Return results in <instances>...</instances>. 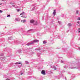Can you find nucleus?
I'll use <instances>...</instances> for the list:
<instances>
[{
    "label": "nucleus",
    "instance_id": "1",
    "mask_svg": "<svg viewBox=\"0 0 80 80\" xmlns=\"http://www.w3.org/2000/svg\"><path fill=\"white\" fill-rule=\"evenodd\" d=\"M39 42V40L37 39H34L32 41V43L33 44L35 43H38Z\"/></svg>",
    "mask_w": 80,
    "mask_h": 80
},
{
    "label": "nucleus",
    "instance_id": "2",
    "mask_svg": "<svg viewBox=\"0 0 80 80\" xmlns=\"http://www.w3.org/2000/svg\"><path fill=\"white\" fill-rule=\"evenodd\" d=\"M77 67L76 68H73V67H71L70 68H72V69H73V68H80V65L79 64H77Z\"/></svg>",
    "mask_w": 80,
    "mask_h": 80
},
{
    "label": "nucleus",
    "instance_id": "3",
    "mask_svg": "<svg viewBox=\"0 0 80 80\" xmlns=\"http://www.w3.org/2000/svg\"><path fill=\"white\" fill-rule=\"evenodd\" d=\"M41 73L42 75H45V71L43 70H42L41 72Z\"/></svg>",
    "mask_w": 80,
    "mask_h": 80
},
{
    "label": "nucleus",
    "instance_id": "4",
    "mask_svg": "<svg viewBox=\"0 0 80 80\" xmlns=\"http://www.w3.org/2000/svg\"><path fill=\"white\" fill-rule=\"evenodd\" d=\"M33 42H32L30 43H28L26 45H27L28 46H30V45H32L33 44Z\"/></svg>",
    "mask_w": 80,
    "mask_h": 80
},
{
    "label": "nucleus",
    "instance_id": "5",
    "mask_svg": "<svg viewBox=\"0 0 80 80\" xmlns=\"http://www.w3.org/2000/svg\"><path fill=\"white\" fill-rule=\"evenodd\" d=\"M51 68L54 69V70H57V68L55 66H51Z\"/></svg>",
    "mask_w": 80,
    "mask_h": 80
},
{
    "label": "nucleus",
    "instance_id": "6",
    "mask_svg": "<svg viewBox=\"0 0 80 80\" xmlns=\"http://www.w3.org/2000/svg\"><path fill=\"white\" fill-rule=\"evenodd\" d=\"M35 21L34 20L32 19L30 21V23H33Z\"/></svg>",
    "mask_w": 80,
    "mask_h": 80
},
{
    "label": "nucleus",
    "instance_id": "7",
    "mask_svg": "<svg viewBox=\"0 0 80 80\" xmlns=\"http://www.w3.org/2000/svg\"><path fill=\"white\" fill-rule=\"evenodd\" d=\"M56 10H54V11L53 12V13H52L53 15H54V16H55L56 14Z\"/></svg>",
    "mask_w": 80,
    "mask_h": 80
},
{
    "label": "nucleus",
    "instance_id": "8",
    "mask_svg": "<svg viewBox=\"0 0 80 80\" xmlns=\"http://www.w3.org/2000/svg\"><path fill=\"white\" fill-rule=\"evenodd\" d=\"M15 20L17 21V22H19V21H20V19L19 18H16Z\"/></svg>",
    "mask_w": 80,
    "mask_h": 80
},
{
    "label": "nucleus",
    "instance_id": "9",
    "mask_svg": "<svg viewBox=\"0 0 80 80\" xmlns=\"http://www.w3.org/2000/svg\"><path fill=\"white\" fill-rule=\"evenodd\" d=\"M55 78H56L57 79H60V76H55Z\"/></svg>",
    "mask_w": 80,
    "mask_h": 80
},
{
    "label": "nucleus",
    "instance_id": "10",
    "mask_svg": "<svg viewBox=\"0 0 80 80\" xmlns=\"http://www.w3.org/2000/svg\"><path fill=\"white\" fill-rule=\"evenodd\" d=\"M72 65H77V63L75 62H73L72 63Z\"/></svg>",
    "mask_w": 80,
    "mask_h": 80
},
{
    "label": "nucleus",
    "instance_id": "11",
    "mask_svg": "<svg viewBox=\"0 0 80 80\" xmlns=\"http://www.w3.org/2000/svg\"><path fill=\"white\" fill-rule=\"evenodd\" d=\"M18 52L19 53H22V50L20 49L18 50Z\"/></svg>",
    "mask_w": 80,
    "mask_h": 80
},
{
    "label": "nucleus",
    "instance_id": "12",
    "mask_svg": "<svg viewBox=\"0 0 80 80\" xmlns=\"http://www.w3.org/2000/svg\"><path fill=\"white\" fill-rule=\"evenodd\" d=\"M68 27H71V26H72V24H71V23H69L68 24Z\"/></svg>",
    "mask_w": 80,
    "mask_h": 80
},
{
    "label": "nucleus",
    "instance_id": "13",
    "mask_svg": "<svg viewBox=\"0 0 80 80\" xmlns=\"http://www.w3.org/2000/svg\"><path fill=\"white\" fill-rule=\"evenodd\" d=\"M12 37H11L8 38L9 40H12Z\"/></svg>",
    "mask_w": 80,
    "mask_h": 80
},
{
    "label": "nucleus",
    "instance_id": "14",
    "mask_svg": "<svg viewBox=\"0 0 80 80\" xmlns=\"http://www.w3.org/2000/svg\"><path fill=\"white\" fill-rule=\"evenodd\" d=\"M34 25H38V23H37V22L35 21V23L34 24Z\"/></svg>",
    "mask_w": 80,
    "mask_h": 80
},
{
    "label": "nucleus",
    "instance_id": "15",
    "mask_svg": "<svg viewBox=\"0 0 80 80\" xmlns=\"http://www.w3.org/2000/svg\"><path fill=\"white\" fill-rule=\"evenodd\" d=\"M32 30H33L32 29H31L28 30V32H30V31H32Z\"/></svg>",
    "mask_w": 80,
    "mask_h": 80
},
{
    "label": "nucleus",
    "instance_id": "16",
    "mask_svg": "<svg viewBox=\"0 0 80 80\" xmlns=\"http://www.w3.org/2000/svg\"><path fill=\"white\" fill-rule=\"evenodd\" d=\"M16 63L18 64H21V63H22H22L21 62H17L16 63H15V64H16Z\"/></svg>",
    "mask_w": 80,
    "mask_h": 80
},
{
    "label": "nucleus",
    "instance_id": "17",
    "mask_svg": "<svg viewBox=\"0 0 80 80\" xmlns=\"http://www.w3.org/2000/svg\"><path fill=\"white\" fill-rule=\"evenodd\" d=\"M23 23H25V22H26V20H24L22 21Z\"/></svg>",
    "mask_w": 80,
    "mask_h": 80
},
{
    "label": "nucleus",
    "instance_id": "18",
    "mask_svg": "<svg viewBox=\"0 0 80 80\" xmlns=\"http://www.w3.org/2000/svg\"><path fill=\"white\" fill-rule=\"evenodd\" d=\"M7 76L4 75L3 76V78H7Z\"/></svg>",
    "mask_w": 80,
    "mask_h": 80
},
{
    "label": "nucleus",
    "instance_id": "19",
    "mask_svg": "<svg viewBox=\"0 0 80 80\" xmlns=\"http://www.w3.org/2000/svg\"><path fill=\"white\" fill-rule=\"evenodd\" d=\"M47 42L45 41H43V44H45V43H46Z\"/></svg>",
    "mask_w": 80,
    "mask_h": 80
},
{
    "label": "nucleus",
    "instance_id": "20",
    "mask_svg": "<svg viewBox=\"0 0 80 80\" xmlns=\"http://www.w3.org/2000/svg\"><path fill=\"white\" fill-rule=\"evenodd\" d=\"M64 68H68V67L66 66H64Z\"/></svg>",
    "mask_w": 80,
    "mask_h": 80
},
{
    "label": "nucleus",
    "instance_id": "21",
    "mask_svg": "<svg viewBox=\"0 0 80 80\" xmlns=\"http://www.w3.org/2000/svg\"><path fill=\"white\" fill-rule=\"evenodd\" d=\"M23 18H27V16H23Z\"/></svg>",
    "mask_w": 80,
    "mask_h": 80
},
{
    "label": "nucleus",
    "instance_id": "22",
    "mask_svg": "<svg viewBox=\"0 0 80 80\" xmlns=\"http://www.w3.org/2000/svg\"><path fill=\"white\" fill-rule=\"evenodd\" d=\"M35 7H33V8H32V10H35Z\"/></svg>",
    "mask_w": 80,
    "mask_h": 80
},
{
    "label": "nucleus",
    "instance_id": "23",
    "mask_svg": "<svg viewBox=\"0 0 80 80\" xmlns=\"http://www.w3.org/2000/svg\"><path fill=\"white\" fill-rule=\"evenodd\" d=\"M58 23H59V24H61V22L58 21Z\"/></svg>",
    "mask_w": 80,
    "mask_h": 80
},
{
    "label": "nucleus",
    "instance_id": "24",
    "mask_svg": "<svg viewBox=\"0 0 80 80\" xmlns=\"http://www.w3.org/2000/svg\"><path fill=\"white\" fill-rule=\"evenodd\" d=\"M78 32L80 33V28L78 29Z\"/></svg>",
    "mask_w": 80,
    "mask_h": 80
},
{
    "label": "nucleus",
    "instance_id": "25",
    "mask_svg": "<svg viewBox=\"0 0 80 80\" xmlns=\"http://www.w3.org/2000/svg\"><path fill=\"white\" fill-rule=\"evenodd\" d=\"M25 62L26 64H28V61H25Z\"/></svg>",
    "mask_w": 80,
    "mask_h": 80
},
{
    "label": "nucleus",
    "instance_id": "26",
    "mask_svg": "<svg viewBox=\"0 0 80 80\" xmlns=\"http://www.w3.org/2000/svg\"><path fill=\"white\" fill-rule=\"evenodd\" d=\"M40 53H38V57H39L40 56Z\"/></svg>",
    "mask_w": 80,
    "mask_h": 80
},
{
    "label": "nucleus",
    "instance_id": "27",
    "mask_svg": "<svg viewBox=\"0 0 80 80\" xmlns=\"http://www.w3.org/2000/svg\"><path fill=\"white\" fill-rule=\"evenodd\" d=\"M76 13L77 14H78V10L76 11Z\"/></svg>",
    "mask_w": 80,
    "mask_h": 80
},
{
    "label": "nucleus",
    "instance_id": "28",
    "mask_svg": "<svg viewBox=\"0 0 80 80\" xmlns=\"http://www.w3.org/2000/svg\"><path fill=\"white\" fill-rule=\"evenodd\" d=\"M61 63H63L64 62L62 60L61 61Z\"/></svg>",
    "mask_w": 80,
    "mask_h": 80
},
{
    "label": "nucleus",
    "instance_id": "29",
    "mask_svg": "<svg viewBox=\"0 0 80 80\" xmlns=\"http://www.w3.org/2000/svg\"><path fill=\"white\" fill-rule=\"evenodd\" d=\"M24 13H25L23 12H22L21 13L22 15H23V14H24Z\"/></svg>",
    "mask_w": 80,
    "mask_h": 80
},
{
    "label": "nucleus",
    "instance_id": "30",
    "mask_svg": "<svg viewBox=\"0 0 80 80\" xmlns=\"http://www.w3.org/2000/svg\"><path fill=\"white\" fill-rule=\"evenodd\" d=\"M10 17V15H9L7 16V17Z\"/></svg>",
    "mask_w": 80,
    "mask_h": 80
},
{
    "label": "nucleus",
    "instance_id": "31",
    "mask_svg": "<svg viewBox=\"0 0 80 80\" xmlns=\"http://www.w3.org/2000/svg\"><path fill=\"white\" fill-rule=\"evenodd\" d=\"M2 12H3V11L0 10V13H2Z\"/></svg>",
    "mask_w": 80,
    "mask_h": 80
},
{
    "label": "nucleus",
    "instance_id": "32",
    "mask_svg": "<svg viewBox=\"0 0 80 80\" xmlns=\"http://www.w3.org/2000/svg\"><path fill=\"white\" fill-rule=\"evenodd\" d=\"M78 20H80V17L78 18Z\"/></svg>",
    "mask_w": 80,
    "mask_h": 80
},
{
    "label": "nucleus",
    "instance_id": "33",
    "mask_svg": "<svg viewBox=\"0 0 80 80\" xmlns=\"http://www.w3.org/2000/svg\"><path fill=\"white\" fill-rule=\"evenodd\" d=\"M3 55H4L3 54H1V56H3Z\"/></svg>",
    "mask_w": 80,
    "mask_h": 80
},
{
    "label": "nucleus",
    "instance_id": "34",
    "mask_svg": "<svg viewBox=\"0 0 80 80\" xmlns=\"http://www.w3.org/2000/svg\"><path fill=\"white\" fill-rule=\"evenodd\" d=\"M64 17V14H62V17Z\"/></svg>",
    "mask_w": 80,
    "mask_h": 80
},
{
    "label": "nucleus",
    "instance_id": "35",
    "mask_svg": "<svg viewBox=\"0 0 80 80\" xmlns=\"http://www.w3.org/2000/svg\"><path fill=\"white\" fill-rule=\"evenodd\" d=\"M77 23H78V24H79V23H80V22L79 21H78L77 22Z\"/></svg>",
    "mask_w": 80,
    "mask_h": 80
},
{
    "label": "nucleus",
    "instance_id": "36",
    "mask_svg": "<svg viewBox=\"0 0 80 80\" xmlns=\"http://www.w3.org/2000/svg\"><path fill=\"white\" fill-rule=\"evenodd\" d=\"M17 11L18 12H19L20 11V10L19 9H17Z\"/></svg>",
    "mask_w": 80,
    "mask_h": 80
},
{
    "label": "nucleus",
    "instance_id": "37",
    "mask_svg": "<svg viewBox=\"0 0 80 80\" xmlns=\"http://www.w3.org/2000/svg\"><path fill=\"white\" fill-rule=\"evenodd\" d=\"M78 48L79 50H80V47H78Z\"/></svg>",
    "mask_w": 80,
    "mask_h": 80
},
{
    "label": "nucleus",
    "instance_id": "38",
    "mask_svg": "<svg viewBox=\"0 0 80 80\" xmlns=\"http://www.w3.org/2000/svg\"><path fill=\"white\" fill-rule=\"evenodd\" d=\"M10 4H13V3L12 2H10Z\"/></svg>",
    "mask_w": 80,
    "mask_h": 80
},
{
    "label": "nucleus",
    "instance_id": "39",
    "mask_svg": "<svg viewBox=\"0 0 80 80\" xmlns=\"http://www.w3.org/2000/svg\"><path fill=\"white\" fill-rule=\"evenodd\" d=\"M6 80H10L9 79H6Z\"/></svg>",
    "mask_w": 80,
    "mask_h": 80
},
{
    "label": "nucleus",
    "instance_id": "40",
    "mask_svg": "<svg viewBox=\"0 0 80 80\" xmlns=\"http://www.w3.org/2000/svg\"><path fill=\"white\" fill-rule=\"evenodd\" d=\"M38 50V49H35V50Z\"/></svg>",
    "mask_w": 80,
    "mask_h": 80
},
{
    "label": "nucleus",
    "instance_id": "41",
    "mask_svg": "<svg viewBox=\"0 0 80 80\" xmlns=\"http://www.w3.org/2000/svg\"><path fill=\"white\" fill-rule=\"evenodd\" d=\"M22 15V13H21L20 14V15Z\"/></svg>",
    "mask_w": 80,
    "mask_h": 80
},
{
    "label": "nucleus",
    "instance_id": "42",
    "mask_svg": "<svg viewBox=\"0 0 80 80\" xmlns=\"http://www.w3.org/2000/svg\"><path fill=\"white\" fill-rule=\"evenodd\" d=\"M2 3H0V5H2Z\"/></svg>",
    "mask_w": 80,
    "mask_h": 80
},
{
    "label": "nucleus",
    "instance_id": "43",
    "mask_svg": "<svg viewBox=\"0 0 80 80\" xmlns=\"http://www.w3.org/2000/svg\"><path fill=\"white\" fill-rule=\"evenodd\" d=\"M50 73H52V72H50Z\"/></svg>",
    "mask_w": 80,
    "mask_h": 80
},
{
    "label": "nucleus",
    "instance_id": "44",
    "mask_svg": "<svg viewBox=\"0 0 80 80\" xmlns=\"http://www.w3.org/2000/svg\"><path fill=\"white\" fill-rule=\"evenodd\" d=\"M2 1H4V0H2Z\"/></svg>",
    "mask_w": 80,
    "mask_h": 80
},
{
    "label": "nucleus",
    "instance_id": "45",
    "mask_svg": "<svg viewBox=\"0 0 80 80\" xmlns=\"http://www.w3.org/2000/svg\"><path fill=\"white\" fill-rule=\"evenodd\" d=\"M22 74H23V73H21V75H22Z\"/></svg>",
    "mask_w": 80,
    "mask_h": 80
},
{
    "label": "nucleus",
    "instance_id": "46",
    "mask_svg": "<svg viewBox=\"0 0 80 80\" xmlns=\"http://www.w3.org/2000/svg\"><path fill=\"white\" fill-rule=\"evenodd\" d=\"M65 78H66L65 79L66 80V77H65Z\"/></svg>",
    "mask_w": 80,
    "mask_h": 80
},
{
    "label": "nucleus",
    "instance_id": "47",
    "mask_svg": "<svg viewBox=\"0 0 80 80\" xmlns=\"http://www.w3.org/2000/svg\"><path fill=\"white\" fill-rule=\"evenodd\" d=\"M22 21H23V20H22V21H21V22H22Z\"/></svg>",
    "mask_w": 80,
    "mask_h": 80
},
{
    "label": "nucleus",
    "instance_id": "48",
    "mask_svg": "<svg viewBox=\"0 0 80 80\" xmlns=\"http://www.w3.org/2000/svg\"><path fill=\"white\" fill-rule=\"evenodd\" d=\"M12 6H13V5Z\"/></svg>",
    "mask_w": 80,
    "mask_h": 80
}]
</instances>
